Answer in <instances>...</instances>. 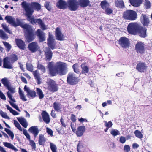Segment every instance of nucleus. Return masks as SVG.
<instances>
[{
    "mask_svg": "<svg viewBox=\"0 0 152 152\" xmlns=\"http://www.w3.org/2000/svg\"><path fill=\"white\" fill-rule=\"evenodd\" d=\"M5 19L7 22L14 26L16 27L20 26L23 28L25 31V37L28 42H30L34 40V34L33 31L30 25L27 24H23L22 20L18 18H17L15 20L14 17L12 16H7L5 17Z\"/></svg>",
    "mask_w": 152,
    "mask_h": 152,
    "instance_id": "1",
    "label": "nucleus"
},
{
    "mask_svg": "<svg viewBox=\"0 0 152 152\" xmlns=\"http://www.w3.org/2000/svg\"><path fill=\"white\" fill-rule=\"evenodd\" d=\"M48 67L49 69V74L52 76H55L58 74L63 75L67 72V64L61 61L56 63L54 66L53 62H49Z\"/></svg>",
    "mask_w": 152,
    "mask_h": 152,
    "instance_id": "2",
    "label": "nucleus"
},
{
    "mask_svg": "<svg viewBox=\"0 0 152 152\" xmlns=\"http://www.w3.org/2000/svg\"><path fill=\"white\" fill-rule=\"evenodd\" d=\"M23 4L24 6H26L25 5H28V4H25V2L23 3ZM26 6H28V5H26ZM24 7L25 8V11H26V15L27 17L28 20L30 21L32 24L38 23L39 25L40 28L43 30L47 29V26L45 25L42 19L40 18L35 19L33 16H31L33 13V11L31 9H29L27 7Z\"/></svg>",
    "mask_w": 152,
    "mask_h": 152,
    "instance_id": "3",
    "label": "nucleus"
},
{
    "mask_svg": "<svg viewBox=\"0 0 152 152\" xmlns=\"http://www.w3.org/2000/svg\"><path fill=\"white\" fill-rule=\"evenodd\" d=\"M123 17L125 19L130 20H134L137 18V14L134 11L127 10L124 13Z\"/></svg>",
    "mask_w": 152,
    "mask_h": 152,
    "instance_id": "4",
    "label": "nucleus"
},
{
    "mask_svg": "<svg viewBox=\"0 0 152 152\" xmlns=\"http://www.w3.org/2000/svg\"><path fill=\"white\" fill-rule=\"evenodd\" d=\"M140 25L136 23H129L127 27L128 32L131 34H137V31Z\"/></svg>",
    "mask_w": 152,
    "mask_h": 152,
    "instance_id": "5",
    "label": "nucleus"
},
{
    "mask_svg": "<svg viewBox=\"0 0 152 152\" xmlns=\"http://www.w3.org/2000/svg\"><path fill=\"white\" fill-rule=\"evenodd\" d=\"M67 81L69 84L74 85L78 83L79 80L76 77L75 74L69 73L67 76Z\"/></svg>",
    "mask_w": 152,
    "mask_h": 152,
    "instance_id": "6",
    "label": "nucleus"
},
{
    "mask_svg": "<svg viewBox=\"0 0 152 152\" xmlns=\"http://www.w3.org/2000/svg\"><path fill=\"white\" fill-rule=\"evenodd\" d=\"M25 2V4H28V6H26V5H25V7H27L29 9H31L33 11L34 10L32 8H31V7H32L35 9H36L37 11H39L41 9V6L38 3H36V2H33L31 3H27L26 1H23L22 2V7L25 10V8H24V6H23V3Z\"/></svg>",
    "mask_w": 152,
    "mask_h": 152,
    "instance_id": "7",
    "label": "nucleus"
},
{
    "mask_svg": "<svg viewBox=\"0 0 152 152\" xmlns=\"http://www.w3.org/2000/svg\"><path fill=\"white\" fill-rule=\"evenodd\" d=\"M47 82L48 84V88L50 91L54 92L57 91L58 89L56 83L53 80L51 79H48Z\"/></svg>",
    "mask_w": 152,
    "mask_h": 152,
    "instance_id": "8",
    "label": "nucleus"
},
{
    "mask_svg": "<svg viewBox=\"0 0 152 152\" xmlns=\"http://www.w3.org/2000/svg\"><path fill=\"white\" fill-rule=\"evenodd\" d=\"M68 5L69 9L71 11L76 10L78 8L79 5L77 0H69Z\"/></svg>",
    "mask_w": 152,
    "mask_h": 152,
    "instance_id": "9",
    "label": "nucleus"
},
{
    "mask_svg": "<svg viewBox=\"0 0 152 152\" xmlns=\"http://www.w3.org/2000/svg\"><path fill=\"white\" fill-rule=\"evenodd\" d=\"M49 37L47 39V44L48 46L52 49H53L56 48V43L55 40L52 34L50 33H49Z\"/></svg>",
    "mask_w": 152,
    "mask_h": 152,
    "instance_id": "10",
    "label": "nucleus"
},
{
    "mask_svg": "<svg viewBox=\"0 0 152 152\" xmlns=\"http://www.w3.org/2000/svg\"><path fill=\"white\" fill-rule=\"evenodd\" d=\"M135 49L138 53L142 54L145 52V45L143 43L141 42H138L135 46Z\"/></svg>",
    "mask_w": 152,
    "mask_h": 152,
    "instance_id": "11",
    "label": "nucleus"
},
{
    "mask_svg": "<svg viewBox=\"0 0 152 152\" xmlns=\"http://www.w3.org/2000/svg\"><path fill=\"white\" fill-rule=\"evenodd\" d=\"M147 29L146 28L140 25L138 28L137 34H138L141 37L145 38L147 37Z\"/></svg>",
    "mask_w": 152,
    "mask_h": 152,
    "instance_id": "12",
    "label": "nucleus"
},
{
    "mask_svg": "<svg viewBox=\"0 0 152 152\" xmlns=\"http://www.w3.org/2000/svg\"><path fill=\"white\" fill-rule=\"evenodd\" d=\"M24 90L27 93V95L29 98H33L36 96L35 92L32 90H31L29 87L26 86H25L24 87Z\"/></svg>",
    "mask_w": 152,
    "mask_h": 152,
    "instance_id": "13",
    "label": "nucleus"
},
{
    "mask_svg": "<svg viewBox=\"0 0 152 152\" xmlns=\"http://www.w3.org/2000/svg\"><path fill=\"white\" fill-rule=\"evenodd\" d=\"M119 43L122 47L124 48H127L129 45V40L124 37L121 38L119 39Z\"/></svg>",
    "mask_w": 152,
    "mask_h": 152,
    "instance_id": "14",
    "label": "nucleus"
},
{
    "mask_svg": "<svg viewBox=\"0 0 152 152\" xmlns=\"http://www.w3.org/2000/svg\"><path fill=\"white\" fill-rule=\"evenodd\" d=\"M147 66L146 64L144 63H138L136 66L137 69L139 72H145L147 69Z\"/></svg>",
    "mask_w": 152,
    "mask_h": 152,
    "instance_id": "15",
    "label": "nucleus"
},
{
    "mask_svg": "<svg viewBox=\"0 0 152 152\" xmlns=\"http://www.w3.org/2000/svg\"><path fill=\"white\" fill-rule=\"evenodd\" d=\"M36 34L38 37L40 42H43L45 40L46 37L45 33L40 29H39L37 30Z\"/></svg>",
    "mask_w": 152,
    "mask_h": 152,
    "instance_id": "16",
    "label": "nucleus"
},
{
    "mask_svg": "<svg viewBox=\"0 0 152 152\" xmlns=\"http://www.w3.org/2000/svg\"><path fill=\"white\" fill-rule=\"evenodd\" d=\"M12 63L9 57L6 58L4 60L3 66L6 68L12 69L13 68Z\"/></svg>",
    "mask_w": 152,
    "mask_h": 152,
    "instance_id": "17",
    "label": "nucleus"
},
{
    "mask_svg": "<svg viewBox=\"0 0 152 152\" xmlns=\"http://www.w3.org/2000/svg\"><path fill=\"white\" fill-rule=\"evenodd\" d=\"M140 20L141 23L145 26H148L149 24V19L146 15L142 14L140 17Z\"/></svg>",
    "mask_w": 152,
    "mask_h": 152,
    "instance_id": "18",
    "label": "nucleus"
},
{
    "mask_svg": "<svg viewBox=\"0 0 152 152\" xmlns=\"http://www.w3.org/2000/svg\"><path fill=\"white\" fill-rule=\"evenodd\" d=\"M55 35L57 40L60 41L63 40L64 36L61 33L59 28L57 27L56 29Z\"/></svg>",
    "mask_w": 152,
    "mask_h": 152,
    "instance_id": "19",
    "label": "nucleus"
},
{
    "mask_svg": "<svg viewBox=\"0 0 152 152\" xmlns=\"http://www.w3.org/2000/svg\"><path fill=\"white\" fill-rule=\"evenodd\" d=\"M28 130L33 134L34 137H36L37 136L39 131L38 127L37 126H33L30 127Z\"/></svg>",
    "mask_w": 152,
    "mask_h": 152,
    "instance_id": "20",
    "label": "nucleus"
},
{
    "mask_svg": "<svg viewBox=\"0 0 152 152\" xmlns=\"http://www.w3.org/2000/svg\"><path fill=\"white\" fill-rule=\"evenodd\" d=\"M29 50L32 52H35L38 49V45L36 42L30 43L28 45Z\"/></svg>",
    "mask_w": 152,
    "mask_h": 152,
    "instance_id": "21",
    "label": "nucleus"
},
{
    "mask_svg": "<svg viewBox=\"0 0 152 152\" xmlns=\"http://www.w3.org/2000/svg\"><path fill=\"white\" fill-rule=\"evenodd\" d=\"M57 6L61 9H65L67 7L66 2L63 0H60L57 3Z\"/></svg>",
    "mask_w": 152,
    "mask_h": 152,
    "instance_id": "22",
    "label": "nucleus"
},
{
    "mask_svg": "<svg viewBox=\"0 0 152 152\" xmlns=\"http://www.w3.org/2000/svg\"><path fill=\"white\" fill-rule=\"evenodd\" d=\"M77 1L79 6L83 8L86 7L90 3L89 0H78Z\"/></svg>",
    "mask_w": 152,
    "mask_h": 152,
    "instance_id": "23",
    "label": "nucleus"
},
{
    "mask_svg": "<svg viewBox=\"0 0 152 152\" xmlns=\"http://www.w3.org/2000/svg\"><path fill=\"white\" fill-rule=\"evenodd\" d=\"M86 130L85 127L84 126H81L78 127L76 132L77 135L78 137L81 136L84 132Z\"/></svg>",
    "mask_w": 152,
    "mask_h": 152,
    "instance_id": "24",
    "label": "nucleus"
},
{
    "mask_svg": "<svg viewBox=\"0 0 152 152\" xmlns=\"http://www.w3.org/2000/svg\"><path fill=\"white\" fill-rule=\"evenodd\" d=\"M43 120L47 124H48L50 121L49 115L45 111L42 112V113Z\"/></svg>",
    "mask_w": 152,
    "mask_h": 152,
    "instance_id": "25",
    "label": "nucleus"
},
{
    "mask_svg": "<svg viewBox=\"0 0 152 152\" xmlns=\"http://www.w3.org/2000/svg\"><path fill=\"white\" fill-rule=\"evenodd\" d=\"M15 41L17 45L20 48L23 50H24L25 49V43L22 40L16 39Z\"/></svg>",
    "mask_w": 152,
    "mask_h": 152,
    "instance_id": "26",
    "label": "nucleus"
},
{
    "mask_svg": "<svg viewBox=\"0 0 152 152\" xmlns=\"http://www.w3.org/2000/svg\"><path fill=\"white\" fill-rule=\"evenodd\" d=\"M3 144L5 147L14 150L15 152H17L18 151V149L10 143L7 142H3Z\"/></svg>",
    "mask_w": 152,
    "mask_h": 152,
    "instance_id": "27",
    "label": "nucleus"
},
{
    "mask_svg": "<svg viewBox=\"0 0 152 152\" xmlns=\"http://www.w3.org/2000/svg\"><path fill=\"white\" fill-rule=\"evenodd\" d=\"M45 56L47 60H50L52 58V53L49 48H47L45 51Z\"/></svg>",
    "mask_w": 152,
    "mask_h": 152,
    "instance_id": "28",
    "label": "nucleus"
},
{
    "mask_svg": "<svg viewBox=\"0 0 152 152\" xmlns=\"http://www.w3.org/2000/svg\"><path fill=\"white\" fill-rule=\"evenodd\" d=\"M17 119L23 126L25 128H27L28 124L25 119L22 118H17Z\"/></svg>",
    "mask_w": 152,
    "mask_h": 152,
    "instance_id": "29",
    "label": "nucleus"
},
{
    "mask_svg": "<svg viewBox=\"0 0 152 152\" xmlns=\"http://www.w3.org/2000/svg\"><path fill=\"white\" fill-rule=\"evenodd\" d=\"M131 4L135 7L139 6L141 3V0H129Z\"/></svg>",
    "mask_w": 152,
    "mask_h": 152,
    "instance_id": "30",
    "label": "nucleus"
},
{
    "mask_svg": "<svg viewBox=\"0 0 152 152\" xmlns=\"http://www.w3.org/2000/svg\"><path fill=\"white\" fill-rule=\"evenodd\" d=\"M39 143L40 145H43L46 142V139L44 137V135L42 134H39Z\"/></svg>",
    "mask_w": 152,
    "mask_h": 152,
    "instance_id": "31",
    "label": "nucleus"
},
{
    "mask_svg": "<svg viewBox=\"0 0 152 152\" xmlns=\"http://www.w3.org/2000/svg\"><path fill=\"white\" fill-rule=\"evenodd\" d=\"M33 74L35 78L37 80L38 83L40 84L41 82L40 81V79L39 77V71L38 70H36L33 72Z\"/></svg>",
    "mask_w": 152,
    "mask_h": 152,
    "instance_id": "32",
    "label": "nucleus"
},
{
    "mask_svg": "<svg viewBox=\"0 0 152 152\" xmlns=\"http://www.w3.org/2000/svg\"><path fill=\"white\" fill-rule=\"evenodd\" d=\"M116 6L119 8H122L124 5L123 1L122 0H116L115 1Z\"/></svg>",
    "mask_w": 152,
    "mask_h": 152,
    "instance_id": "33",
    "label": "nucleus"
},
{
    "mask_svg": "<svg viewBox=\"0 0 152 152\" xmlns=\"http://www.w3.org/2000/svg\"><path fill=\"white\" fill-rule=\"evenodd\" d=\"M19 94L20 98L23 101H26L27 99H26L23 92L22 91L21 88L20 87L19 88Z\"/></svg>",
    "mask_w": 152,
    "mask_h": 152,
    "instance_id": "34",
    "label": "nucleus"
},
{
    "mask_svg": "<svg viewBox=\"0 0 152 152\" xmlns=\"http://www.w3.org/2000/svg\"><path fill=\"white\" fill-rule=\"evenodd\" d=\"M2 83L7 88L11 85L10 82L7 79L4 78L1 80Z\"/></svg>",
    "mask_w": 152,
    "mask_h": 152,
    "instance_id": "35",
    "label": "nucleus"
},
{
    "mask_svg": "<svg viewBox=\"0 0 152 152\" xmlns=\"http://www.w3.org/2000/svg\"><path fill=\"white\" fill-rule=\"evenodd\" d=\"M6 107L8 110L10 111V112L14 115H17L19 114V113L13 110L11 107L8 105H6Z\"/></svg>",
    "mask_w": 152,
    "mask_h": 152,
    "instance_id": "36",
    "label": "nucleus"
},
{
    "mask_svg": "<svg viewBox=\"0 0 152 152\" xmlns=\"http://www.w3.org/2000/svg\"><path fill=\"white\" fill-rule=\"evenodd\" d=\"M100 4L102 9L104 10L109 7V4L106 1H102Z\"/></svg>",
    "mask_w": 152,
    "mask_h": 152,
    "instance_id": "37",
    "label": "nucleus"
},
{
    "mask_svg": "<svg viewBox=\"0 0 152 152\" xmlns=\"http://www.w3.org/2000/svg\"><path fill=\"white\" fill-rule=\"evenodd\" d=\"M37 94L39 96V99H41L44 97V94L42 90L38 88H36Z\"/></svg>",
    "mask_w": 152,
    "mask_h": 152,
    "instance_id": "38",
    "label": "nucleus"
},
{
    "mask_svg": "<svg viewBox=\"0 0 152 152\" xmlns=\"http://www.w3.org/2000/svg\"><path fill=\"white\" fill-rule=\"evenodd\" d=\"M53 107L54 109L57 112H60L61 108V105L60 104L55 102L54 103Z\"/></svg>",
    "mask_w": 152,
    "mask_h": 152,
    "instance_id": "39",
    "label": "nucleus"
},
{
    "mask_svg": "<svg viewBox=\"0 0 152 152\" xmlns=\"http://www.w3.org/2000/svg\"><path fill=\"white\" fill-rule=\"evenodd\" d=\"M82 69V73H88L89 71V69L88 67L85 64H82L81 65Z\"/></svg>",
    "mask_w": 152,
    "mask_h": 152,
    "instance_id": "40",
    "label": "nucleus"
},
{
    "mask_svg": "<svg viewBox=\"0 0 152 152\" xmlns=\"http://www.w3.org/2000/svg\"><path fill=\"white\" fill-rule=\"evenodd\" d=\"M79 67L78 64H75L72 66V68L74 69V71L77 73H80L79 69Z\"/></svg>",
    "mask_w": 152,
    "mask_h": 152,
    "instance_id": "41",
    "label": "nucleus"
},
{
    "mask_svg": "<svg viewBox=\"0 0 152 152\" xmlns=\"http://www.w3.org/2000/svg\"><path fill=\"white\" fill-rule=\"evenodd\" d=\"M50 148L52 152H57V148L56 145L54 143L49 142Z\"/></svg>",
    "mask_w": 152,
    "mask_h": 152,
    "instance_id": "42",
    "label": "nucleus"
},
{
    "mask_svg": "<svg viewBox=\"0 0 152 152\" xmlns=\"http://www.w3.org/2000/svg\"><path fill=\"white\" fill-rule=\"evenodd\" d=\"M0 37L1 38L4 39H7L8 38L7 36L2 30L0 31Z\"/></svg>",
    "mask_w": 152,
    "mask_h": 152,
    "instance_id": "43",
    "label": "nucleus"
},
{
    "mask_svg": "<svg viewBox=\"0 0 152 152\" xmlns=\"http://www.w3.org/2000/svg\"><path fill=\"white\" fill-rule=\"evenodd\" d=\"M9 59L11 61V63H13L18 60L17 56L15 54H12L11 56L9 58Z\"/></svg>",
    "mask_w": 152,
    "mask_h": 152,
    "instance_id": "44",
    "label": "nucleus"
},
{
    "mask_svg": "<svg viewBox=\"0 0 152 152\" xmlns=\"http://www.w3.org/2000/svg\"><path fill=\"white\" fill-rule=\"evenodd\" d=\"M4 130L8 135L11 137L12 139H13L14 137V135L13 132L10 130L6 128H5L4 129Z\"/></svg>",
    "mask_w": 152,
    "mask_h": 152,
    "instance_id": "45",
    "label": "nucleus"
},
{
    "mask_svg": "<svg viewBox=\"0 0 152 152\" xmlns=\"http://www.w3.org/2000/svg\"><path fill=\"white\" fill-rule=\"evenodd\" d=\"M0 115L3 118L10 119V118L7 115V113L3 112L1 110H0Z\"/></svg>",
    "mask_w": 152,
    "mask_h": 152,
    "instance_id": "46",
    "label": "nucleus"
},
{
    "mask_svg": "<svg viewBox=\"0 0 152 152\" xmlns=\"http://www.w3.org/2000/svg\"><path fill=\"white\" fill-rule=\"evenodd\" d=\"M2 26L5 31L10 34L12 33V32L9 29L8 26L6 24L3 23L2 24Z\"/></svg>",
    "mask_w": 152,
    "mask_h": 152,
    "instance_id": "47",
    "label": "nucleus"
},
{
    "mask_svg": "<svg viewBox=\"0 0 152 152\" xmlns=\"http://www.w3.org/2000/svg\"><path fill=\"white\" fill-rule=\"evenodd\" d=\"M134 134L139 139H141L142 137V135L141 132L139 130H136L134 132Z\"/></svg>",
    "mask_w": 152,
    "mask_h": 152,
    "instance_id": "48",
    "label": "nucleus"
},
{
    "mask_svg": "<svg viewBox=\"0 0 152 152\" xmlns=\"http://www.w3.org/2000/svg\"><path fill=\"white\" fill-rule=\"evenodd\" d=\"M30 145L31 146L32 149L33 150H35L36 148V144L34 142L31 140L29 141Z\"/></svg>",
    "mask_w": 152,
    "mask_h": 152,
    "instance_id": "49",
    "label": "nucleus"
},
{
    "mask_svg": "<svg viewBox=\"0 0 152 152\" xmlns=\"http://www.w3.org/2000/svg\"><path fill=\"white\" fill-rule=\"evenodd\" d=\"M37 68L42 71V73H45V68L42 65L38 64L37 65Z\"/></svg>",
    "mask_w": 152,
    "mask_h": 152,
    "instance_id": "50",
    "label": "nucleus"
},
{
    "mask_svg": "<svg viewBox=\"0 0 152 152\" xmlns=\"http://www.w3.org/2000/svg\"><path fill=\"white\" fill-rule=\"evenodd\" d=\"M14 124L15 126L20 131H22V128L18 122L16 120H14Z\"/></svg>",
    "mask_w": 152,
    "mask_h": 152,
    "instance_id": "51",
    "label": "nucleus"
},
{
    "mask_svg": "<svg viewBox=\"0 0 152 152\" xmlns=\"http://www.w3.org/2000/svg\"><path fill=\"white\" fill-rule=\"evenodd\" d=\"M23 132L24 135L26 136V138L29 141L31 140L30 139V136L29 134L28 133L26 129H23Z\"/></svg>",
    "mask_w": 152,
    "mask_h": 152,
    "instance_id": "52",
    "label": "nucleus"
},
{
    "mask_svg": "<svg viewBox=\"0 0 152 152\" xmlns=\"http://www.w3.org/2000/svg\"><path fill=\"white\" fill-rule=\"evenodd\" d=\"M7 94L8 97L9 98V99L11 100V101H12L13 102H15V99L12 98V94L13 93H12L10 92H7Z\"/></svg>",
    "mask_w": 152,
    "mask_h": 152,
    "instance_id": "53",
    "label": "nucleus"
},
{
    "mask_svg": "<svg viewBox=\"0 0 152 152\" xmlns=\"http://www.w3.org/2000/svg\"><path fill=\"white\" fill-rule=\"evenodd\" d=\"M14 102L12 101H10L9 102L10 103L11 105L14 108L16 109L17 110L19 111H20V110L19 109L17 105L15 103H14Z\"/></svg>",
    "mask_w": 152,
    "mask_h": 152,
    "instance_id": "54",
    "label": "nucleus"
},
{
    "mask_svg": "<svg viewBox=\"0 0 152 152\" xmlns=\"http://www.w3.org/2000/svg\"><path fill=\"white\" fill-rule=\"evenodd\" d=\"M3 43L6 48H7V51H9L11 48V45L6 42H3Z\"/></svg>",
    "mask_w": 152,
    "mask_h": 152,
    "instance_id": "55",
    "label": "nucleus"
},
{
    "mask_svg": "<svg viewBox=\"0 0 152 152\" xmlns=\"http://www.w3.org/2000/svg\"><path fill=\"white\" fill-rule=\"evenodd\" d=\"M46 132L48 134L51 136H53V131L47 127L46 128Z\"/></svg>",
    "mask_w": 152,
    "mask_h": 152,
    "instance_id": "56",
    "label": "nucleus"
},
{
    "mask_svg": "<svg viewBox=\"0 0 152 152\" xmlns=\"http://www.w3.org/2000/svg\"><path fill=\"white\" fill-rule=\"evenodd\" d=\"M26 66L27 69L30 71L31 72L33 70V66L32 65L30 64H27Z\"/></svg>",
    "mask_w": 152,
    "mask_h": 152,
    "instance_id": "57",
    "label": "nucleus"
},
{
    "mask_svg": "<svg viewBox=\"0 0 152 152\" xmlns=\"http://www.w3.org/2000/svg\"><path fill=\"white\" fill-rule=\"evenodd\" d=\"M144 6L147 9L150 8V3L148 0H145V2Z\"/></svg>",
    "mask_w": 152,
    "mask_h": 152,
    "instance_id": "58",
    "label": "nucleus"
},
{
    "mask_svg": "<svg viewBox=\"0 0 152 152\" xmlns=\"http://www.w3.org/2000/svg\"><path fill=\"white\" fill-rule=\"evenodd\" d=\"M7 88L9 91L8 92H10L12 93H14L15 92V88L12 87L11 85L7 87Z\"/></svg>",
    "mask_w": 152,
    "mask_h": 152,
    "instance_id": "59",
    "label": "nucleus"
},
{
    "mask_svg": "<svg viewBox=\"0 0 152 152\" xmlns=\"http://www.w3.org/2000/svg\"><path fill=\"white\" fill-rule=\"evenodd\" d=\"M104 125L107 127L109 128L112 126L113 125V124L111 121H109L108 122H107L106 121H104Z\"/></svg>",
    "mask_w": 152,
    "mask_h": 152,
    "instance_id": "60",
    "label": "nucleus"
},
{
    "mask_svg": "<svg viewBox=\"0 0 152 152\" xmlns=\"http://www.w3.org/2000/svg\"><path fill=\"white\" fill-rule=\"evenodd\" d=\"M45 6L48 10H50L51 9L50 4L49 3L46 2L45 4Z\"/></svg>",
    "mask_w": 152,
    "mask_h": 152,
    "instance_id": "61",
    "label": "nucleus"
},
{
    "mask_svg": "<svg viewBox=\"0 0 152 152\" xmlns=\"http://www.w3.org/2000/svg\"><path fill=\"white\" fill-rule=\"evenodd\" d=\"M105 11L106 14L108 15L111 14L113 12V11L111 9L109 8V7L105 10Z\"/></svg>",
    "mask_w": 152,
    "mask_h": 152,
    "instance_id": "62",
    "label": "nucleus"
},
{
    "mask_svg": "<svg viewBox=\"0 0 152 152\" xmlns=\"http://www.w3.org/2000/svg\"><path fill=\"white\" fill-rule=\"evenodd\" d=\"M124 149L126 152H128L130 151V147L128 145H125L124 147Z\"/></svg>",
    "mask_w": 152,
    "mask_h": 152,
    "instance_id": "63",
    "label": "nucleus"
},
{
    "mask_svg": "<svg viewBox=\"0 0 152 152\" xmlns=\"http://www.w3.org/2000/svg\"><path fill=\"white\" fill-rule=\"evenodd\" d=\"M60 122L61 124L62 125V126L65 127H66V124L65 123H64V119L62 117H61V119H60Z\"/></svg>",
    "mask_w": 152,
    "mask_h": 152,
    "instance_id": "64",
    "label": "nucleus"
}]
</instances>
